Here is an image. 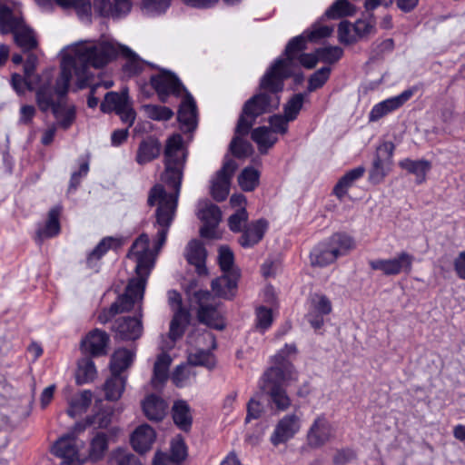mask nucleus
<instances>
[{
    "mask_svg": "<svg viewBox=\"0 0 465 465\" xmlns=\"http://www.w3.org/2000/svg\"><path fill=\"white\" fill-rule=\"evenodd\" d=\"M187 154V148L180 134H174L166 140L163 151L164 171L161 180L173 192L167 193L163 184H155L149 192L148 205L156 207L153 226L157 232L153 242V248L150 249V239L146 233H142L134 242L127 257L135 262L136 277L130 279L125 292L99 314L101 323L108 322L118 313L129 312L143 300L155 257L166 242L176 214Z\"/></svg>",
    "mask_w": 465,
    "mask_h": 465,
    "instance_id": "1",
    "label": "nucleus"
},
{
    "mask_svg": "<svg viewBox=\"0 0 465 465\" xmlns=\"http://www.w3.org/2000/svg\"><path fill=\"white\" fill-rule=\"evenodd\" d=\"M119 54L126 59L123 69L128 75L140 74L145 65L158 68L153 64L143 60L126 45L108 40H81L64 47L61 51L62 78L58 82L59 92H66L73 71L76 74L77 88L87 87L92 76L89 68H103Z\"/></svg>",
    "mask_w": 465,
    "mask_h": 465,
    "instance_id": "2",
    "label": "nucleus"
},
{
    "mask_svg": "<svg viewBox=\"0 0 465 465\" xmlns=\"http://www.w3.org/2000/svg\"><path fill=\"white\" fill-rule=\"evenodd\" d=\"M299 42L300 38H292L289 41L284 51L286 57H279L274 61L261 79V92L245 102L236 125L238 134H248L258 116L279 106L278 94L283 90L284 80L292 75L290 66L293 57L292 49Z\"/></svg>",
    "mask_w": 465,
    "mask_h": 465,
    "instance_id": "3",
    "label": "nucleus"
},
{
    "mask_svg": "<svg viewBox=\"0 0 465 465\" xmlns=\"http://www.w3.org/2000/svg\"><path fill=\"white\" fill-rule=\"evenodd\" d=\"M296 352L294 344H285L273 357V366L268 369L259 381V387L262 392L269 395L276 409L286 411L291 406V399L284 389L286 381L294 380L293 365L287 357Z\"/></svg>",
    "mask_w": 465,
    "mask_h": 465,
    "instance_id": "4",
    "label": "nucleus"
},
{
    "mask_svg": "<svg viewBox=\"0 0 465 465\" xmlns=\"http://www.w3.org/2000/svg\"><path fill=\"white\" fill-rule=\"evenodd\" d=\"M354 248L353 239L345 233H334L327 241L320 242L311 252V263L324 267L346 255Z\"/></svg>",
    "mask_w": 465,
    "mask_h": 465,
    "instance_id": "5",
    "label": "nucleus"
},
{
    "mask_svg": "<svg viewBox=\"0 0 465 465\" xmlns=\"http://www.w3.org/2000/svg\"><path fill=\"white\" fill-rule=\"evenodd\" d=\"M0 32L3 35L12 33L15 45L23 52L35 50L38 46L35 32L25 25L23 18L15 14L8 6L0 15Z\"/></svg>",
    "mask_w": 465,
    "mask_h": 465,
    "instance_id": "6",
    "label": "nucleus"
},
{
    "mask_svg": "<svg viewBox=\"0 0 465 465\" xmlns=\"http://www.w3.org/2000/svg\"><path fill=\"white\" fill-rule=\"evenodd\" d=\"M188 343L193 345L195 343L196 346L202 344L206 345L205 348L196 349L195 351H190L188 354V363L193 366H204L208 369H212L215 365V360L211 350L216 348V341L213 334L208 331L202 332L191 333L188 336Z\"/></svg>",
    "mask_w": 465,
    "mask_h": 465,
    "instance_id": "7",
    "label": "nucleus"
},
{
    "mask_svg": "<svg viewBox=\"0 0 465 465\" xmlns=\"http://www.w3.org/2000/svg\"><path fill=\"white\" fill-rule=\"evenodd\" d=\"M195 298L199 303V321L211 328L223 330L225 322L220 310V302L208 291L196 292Z\"/></svg>",
    "mask_w": 465,
    "mask_h": 465,
    "instance_id": "8",
    "label": "nucleus"
},
{
    "mask_svg": "<svg viewBox=\"0 0 465 465\" xmlns=\"http://www.w3.org/2000/svg\"><path fill=\"white\" fill-rule=\"evenodd\" d=\"M150 83L162 103H166L170 95L179 96L186 91L179 78L165 69H160L158 74L152 75Z\"/></svg>",
    "mask_w": 465,
    "mask_h": 465,
    "instance_id": "9",
    "label": "nucleus"
},
{
    "mask_svg": "<svg viewBox=\"0 0 465 465\" xmlns=\"http://www.w3.org/2000/svg\"><path fill=\"white\" fill-rule=\"evenodd\" d=\"M413 261V255L401 252L391 259L371 260L369 265L372 270L381 271L386 276H393L401 272L410 273Z\"/></svg>",
    "mask_w": 465,
    "mask_h": 465,
    "instance_id": "10",
    "label": "nucleus"
},
{
    "mask_svg": "<svg viewBox=\"0 0 465 465\" xmlns=\"http://www.w3.org/2000/svg\"><path fill=\"white\" fill-rule=\"evenodd\" d=\"M74 75L76 77L74 71H73L72 73V76ZM42 76L46 78L47 83L42 84L37 90L36 102L41 111L47 112L50 109L53 111V108L56 106L58 102H62L64 97L66 95L68 89H66V92L64 94H62L58 90V82L62 78V72L60 73V76L57 78L55 82V86L54 89L51 86V72L46 71L43 74ZM69 84L70 83H68L67 88H69Z\"/></svg>",
    "mask_w": 465,
    "mask_h": 465,
    "instance_id": "11",
    "label": "nucleus"
},
{
    "mask_svg": "<svg viewBox=\"0 0 465 465\" xmlns=\"http://www.w3.org/2000/svg\"><path fill=\"white\" fill-rule=\"evenodd\" d=\"M237 168L233 160L226 161L212 180L211 194L217 202L224 201L230 190L231 178Z\"/></svg>",
    "mask_w": 465,
    "mask_h": 465,
    "instance_id": "12",
    "label": "nucleus"
},
{
    "mask_svg": "<svg viewBox=\"0 0 465 465\" xmlns=\"http://www.w3.org/2000/svg\"><path fill=\"white\" fill-rule=\"evenodd\" d=\"M141 310L139 306L138 317H121L114 322L112 329L115 332L116 339L135 341L141 337L143 333Z\"/></svg>",
    "mask_w": 465,
    "mask_h": 465,
    "instance_id": "13",
    "label": "nucleus"
},
{
    "mask_svg": "<svg viewBox=\"0 0 465 465\" xmlns=\"http://www.w3.org/2000/svg\"><path fill=\"white\" fill-rule=\"evenodd\" d=\"M415 88L404 90L400 94L385 99L376 104L369 114V121L376 122L386 114L399 109L409 101L415 93Z\"/></svg>",
    "mask_w": 465,
    "mask_h": 465,
    "instance_id": "14",
    "label": "nucleus"
},
{
    "mask_svg": "<svg viewBox=\"0 0 465 465\" xmlns=\"http://www.w3.org/2000/svg\"><path fill=\"white\" fill-rule=\"evenodd\" d=\"M301 419L296 414H288L282 417L275 426L270 440L273 446L285 443L300 430Z\"/></svg>",
    "mask_w": 465,
    "mask_h": 465,
    "instance_id": "15",
    "label": "nucleus"
},
{
    "mask_svg": "<svg viewBox=\"0 0 465 465\" xmlns=\"http://www.w3.org/2000/svg\"><path fill=\"white\" fill-rule=\"evenodd\" d=\"M331 310L330 299L324 294L316 293L311 297L307 321L314 330H319L324 323L323 317L330 314Z\"/></svg>",
    "mask_w": 465,
    "mask_h": 465,
    "instance_id": "16",
    "label": "nucleus"
},
{
    "mask_svg": "<svg viewBox=\"0 0 465 465\" xmlns=\"http://www.w3.org/2000/svg\"><path fill=\"white\" fill-rule=\"evenodd\" d=\"M198 217L204 224L200 232L203 237L213 238L214 229L222 219L220 208L209 201H201L198 208Z\"/></svg>",
    "mask_w": 465,
    "mask_h": 465,
    "instance_id": "17",
    "label": "nucleus"
},
{
    "mask_svg": "<svg viewBox=\"0 0 465 465\" xmlns=\"http://www.w3.org/2000/svg\"><path fill=\"white\" fill-rule=\"evenodd\" d=\"M109 341L110 337L104 331L94 329L82 340L81 350L86 355L103 356L107 353Z\"/></svg>",
    "mask_w": 465,
    "mask_h": 465,
    "instance_id": "18",
    "label": "nucleus"
},
{
    "mask_svg": "<svg viewBox=\"0 0 465 465\" xmlns=\"http://www.w3.org/2000/svg\"><path fill=\"white\" fill-rule=\"evenodd\" d=\"M78 445L74 433L59 438L52 446L54 455L63 460V464L74 463L79 460Z\"/></svg>",
    "mask_w": 465,
    "mask_h": 465,
    "instance_id": "19",
    "label": "nucleus"
},
{
    "mask_svg": "<svg viewBox=\"0 0 465 465\" xmlns=\"http://www.w3.org/2000/svg\"><path fill=\"white\" fill-rule=\"evenodd\" d=\"M177 119L183 132H193L196 129L197 106L193 97L188 92L180 104Z\"/></svg>",
    "mask_w": 465,
    "mask_h": 465,
    "instance_id": "20",
    "label": "nucleus"
},
{
    "mask_svg": "<svg viewBox=\"0 0 465 465\" xmlns=\"http://www.w3.org/2000/svg\"><path fill=\"white\" fill-rule=\"evenodd\" d=\"M332 430L330 421L324 416L318 417L312 424L307 434L309 445L313 448L322 446L331 438Z\"/></svg>",
    "mask_w": 465,
    "mask_h": 465,
    "instance_id": "21",
    "label": "nucleus"
},
{
    "mask_svg": "<svg viewBox=\"0 0 465 465\" xmlns=\"http://www.w3.org/2000/svg\"><path fill=\"white\" fill-rule=\"evenodd\" d=\"M384 151L387 153V158H381L380 154L377 153L373 159L372 166L369 172V180L371 183H381L387 176L391 170V157L393 153L394 146L391 144H384ZM382 148H379V151Z\"/></svg>",
    "mask_w": 465,
    "mask_h": 465,
    "instance_id": "22",
    "label": "nucleus"
},
{
    "mask_svg": "<svg viewBox=\"0 0 465 465\" xmlns=\"http://www.w3.org/2000/svg\"><path fill=\"white\" fill-rule=\"evenodd\" d=\"M239 278V272L223 273L212 282V290L218 297L232 299L236 293Z\"/></svg>",
    "mask_w": 465,
    "mask_h": 465,
    "instance_id": "23",
    "label": "nucleus"
},
{
    "mask_svg": "<svg viewBox=\"0 0 465 465\" xmlns=\"http://www.w3.org/2000/svg\"><path fill=\"white\" fill-rule=\"evenodd\" d=\"M294 38H300L301 42L296 44L295 46H293L292 49V54L293 57L292 59V62L290 64V66L292 68V74L295 70L296 62H299L303 67L306 69H312L314 68L318 62L320 61L319 54H317V50L315 53H302L304 49H306V38L303 35H298Z\"/></svg>",
    "mask_w": 465,
    "mask_h": 465,
    "instance_id": "24",
    "label": "nucleus"
},
{
    "mask_svg": "<svg viewBox=\"0 0 465 465\" xmlns=\"http://www.w3.org/2000/svg\"><path fill=\"white\" fill-rule=\"evenodd\" d=\"M162 151L161 143L153 137L143 139L137 148L135 162L139 165H144L156 159Z\"/></svg>",
    "mask_w": 465,
    "mask_h": 465,
    "instance_id": "25",
    "label": "nucleus"
},
{
    "mask_svg": "<svg viewBox=\"0 0 465 465\" xmlns=\"http://www.w3.org/2000/svg\"><path fill=\"white\" fill-rule=\"evenodd\" d=\"M61 213V207L54 206L48 213V218L45 224L39 227L35 232V241L41 244L44 240L54 237L60 232L59 216Z\"/></svg>",
    "mask_w": 465,
    "mask_h": 465,
    "instance_id": "26",
    "label": "nucleus"
},
{
    "mask_svg": "<svg viewBox=\"0 0 465 465\" xmlns=\"http://www.w3.org/2000/svg\"><path fill=\"white\" fill-rule=\"evenodd\" d=\"M267 229L268 223L264 219H259L256 222L250 223L239 239L240 244L243 248L254 246L262 239Z\"/></svg>",
    "mask_w": 465,
    "mask_h": 465,
    "instance_id": "27",
    "label": "nucleus"
},
{
    "mask_svg": "<svg viewBox=\"0 0 465 465\" xmlns=\"http://www.w3.org/2000/svg\"><path fill=\"white\" fill-rule=\"evenodd\" d=\"M172 416L174 424L183 431H189L193 424L192 409L184 400H177L172 407Z\"/></svg>",
    "mask_w": 465,
    "mask_h": 465,
    "instance_id": "28",
    "label": "nucleus"
},
{
    "mask_svg": "<svg viewBox=\"0 0 465 465\" xmlns=\"http://www.w3.org/2000/svg\"><path fill=\"white\" fill-rule=\"evenodd\" d=\"M155 432L149 425L139 426L132 434L131 443L133 448L140 453L149 450L154 442Z\"/></svg>",
    "mask_w": 465,
    "mask_h": 465,
    "instance_id": "29",
    "label": "nucleus"
},
{
    "mask_svg": "<svg viewBox=\"0 0 465 465\" xmlns=\"http://www.w3.org/2000/svg\"><path fill=\"white\" fill-rule=\"evenodd\" d=\"M399 166L415 176L418 184L422 183L426 180L427 173L431 169V163L425 159L412 160L405 158L399 162Z\"/></svg>",
    "mask_w": 465,
    "mask_h": 465,
    "instance_id": "30",
    "label": "nucleus"
},
{
    "mask_svg": "<svg viewBox=\"0 0 465 465\" xmlns=\"http://www.w3.org/2000/svg\"><path fill=\"white\" fill-rule=\"evenodd\" d=\"M144 415L151 420H161L166 414L167 404L161 397L151 394L142 403Z\"/></svg>",
    "mask_w": 465,
    "mask_h": 465,
    "instance_id": "31",
    "label": "nucleus"
},
{
    "mask_svg": "<svg viewBox=\"0 0 465 465\" xmlns=\"http://www.w3.org/2000/svg\"><path fill=\"white\" fill-rule=\"evenodd\" d=\"M185 256L188 262L195 266L199 274L204 273L206 272V251L199 241L193 240L188 243Z\"/></svg>",
    "mask_w": 465,
    "mask_h": 465,
    "instance_id": "32",
    "label": "nucleus"
},
{
    "mask_svg": "<svg viewBox=\"0 0 465 465\" xmlns=\"http://www.w3.org/2000/svg\"><path fill=\"white\" fill-rule=\"evenodd\" d=\"M135 357V352L133 350L126 348H119L114 351L110 361V370L112 373L122 374L128 369Z\"/></svg>",
    "mask_w": 465,
    "mask_h": 465,
    "instance_id": "33",
    "label": "nucleus"
},
{
    "mask_svg": "<svg viewBox=\"0 0 465 465\" xmlns=\"http://www.w3.org/2000/svg\"><path fill=\"white\" fill-rule=\"evenodd\" d=\"M123 241L116 237H104L89 253L86 262L89 267H93L94 262L100 260L110 249H117L121 247Z\"/></svg>",
    "mask_w": 465,
    "mask_h": 465,
    "instance_id": "34",
    "label": "nucleus"
},
{
    "mask_svg": "<svg viewBox=\"0 0 465 465\" xmlns=\"http://www.w3.org/2000/svg\"><path fill=\"white\" fill-rule=\"evenodd\" d=\"M126 376L119 373H112L104 385L105 398L108 401H117L124 391Z\"/></svg>",
    "mask_w": 465,
    "mask_h": 465,
    "instance_id": "35",
    "label": "nucleus"
},
{
    "mask_svg": "<svg viewBox=\"0 0 465 465\" xmlns=\"http://www.w3.org/2000/svg\"><path fill=\"white\" fill-rule=\"evenodd\" d=\"M52 112L56 119L57 125L64 130L70 128L75 121L76 109L74 105H67L63 102H58Z\"/></svg>",
    "mask_w": 465,
    "mask_h": 465,
    "instance_id": "36",
    "label": "nucleus"
},
{
    "mask_svg": "<svg viewBox=\"0 0 465 465\" xmlns=\"http://www.w3.org/2000/svg\"><path fill=\"white\" fill-rule=\"evenodd\" d=\"M129 99L126 91L121 94L116 92H109L105 94L104 101L101 103L100 108L104 113L118 112L128 105Z\"/></svg>",
    "mask_w": 465,
    "mask_h": 465,
    "instance_id": "37",
    "label": "nucleus"
},
{
    "mask_svg": "<svg viewBox=\"0 0 465 465\" xmlns=\"http://www.w3.org/2000/svg\"><path fill=\"white\" fill-rule=\"evenodd\" d=\"M365 173V169L362 166H358L354 169L347 172L336 183L333 188V193L339 198L341 199L347 193L348 189L352 185V183L363 176Z\"/></svg>",
    "mask_w": 465,
    "mask_h": 465,
    "instance_id": "38",
    "label": "nucleus"
},
{
    "mask_svg": "<svg viewBox=\"0 0 465 465\" xmlns=\"http://www.w3.org/2000/svg\"><path fill=\"white\" fill-rule=\"evenodd\" d=\"M252 139L257 143L261 153H266L268 149L277 142V137L266 126L257 127L252 132Z\"/></svg>",
    "mask_w": 465,
    "mask_h": 465,
    "instance_id": "39",
    "label": "nucleus"
},
{
    "mask_svg": "<svg viewBox=\"0 0 465 465\" xmlns=\"http://www.w3.org/2000/svg\"><path fill=\"white\" fill-rule=\"evenodd\" d=\"M189 322V313L184 309L174 312L170 323L169 338L173 343L179 340L184 332L186 324Z\"/></svg>",
    "mask_w": 465,
    "mask_h": 465,
    "instance_id": "40",
    "label": "nucleus"
},
{
    "mask_svg": "<svg viewBox=\"0 0 465 465\" xmlns=\"http://www.w3.org/2000/svg\"><path fill=\"white\" fill-rule=\"evenodd\" d=\"M97 371L92 359L85 357L78 361L76 381L78 384L88 383L94 380Z\"/></svg>",
    "mask_w": 465,
    "mask_h": 465,
    "instance_id": "41",
    "label": "nucleus"
},
{
    "mask_svg": "<svg viewBox=\"0 0 465 465\" xmlns=\"http://www.w3.org/2000/svg\"><path fill=\"white\" fill-rule=\"evenodd\" d=\"M356 8L347 0H336L325 12V16L331 19H338L343 16L353 15Z\"/></svg>",
    "mask_w": 465,
    "mask_h": 465,
    "instance_id": "42",
    "label": "nucleus"
},
{
    "mask_svg": "<svg viewBox=\"0 0 465 465\" xmlns=\"http://www.w3.org/2000/svg\"><path fill=\"white\" fill-rule=\"evenodd\" d=\"M93 394L90 391H84L77 397L70 401V406L67 413L70 417H75L78 414L84 412L92 402Z\"/></svg>",
    "mask_w": 465,
    "mask_h": 465,
    "instance_id": "43",
    "label": "nucleus"
},
{
    "mask_svg": "<svg viewBox=\"0 0 465 465\" xmlns=\"http://www.w3.org/2000/svg\"><path fill=\"white\" fill-rule=\"evenodd\" d=\"M108 449V438L105 433L98 432L91 440L89 457L92 460H101Z\"/></svg>",
    "mask_w": 465,
    "mask_h": 465,
    "instance_id": "44",
    "label": "nucleus"
},
{
    "mask_svg": "<svg viewBox=\"0 0 465 465\" xmlns=\"http://www.w3.org/2000/svg\"><path fill=\"white\" fill-rule=\"evenodd\" d=\"M260 173L253 167L244 168L238 177L241 188L245 192L253 191L259 184Z\"/></svg>",
    "mask_w": 465,
    "mask_h": 465,
    "instance_id": "45",
    "label": "nucleus"
},
{
    "mask_svg": "<svg viewBox=\"0 0 465 465\" xmlns=\"http://www.w3.org/2000/svg\"><path fill=\"white\" fill-rule=\"evenodd\" d=\"M331 68L330 66H323L308 78L307 94L324 86L331 76Z\"/></svg>",
    "mask_w": 465,
    "mask_h": 465,
    "instance_id": "46",
    "label": "nucleus"
},
{
    "mask_svg": "<svg viewBox=\"0 0 465 465\" xmlns=\"http://www.w3.org/2000/svg\"><path fill=\"white\" fill-rule=\"evenodd\" d=\"M307 93H299L293 94L284 105V115L287 121H293L297 118L302 108Z\"/></svg>",
    "mask_w": 465,
    "mask_h": 465,
    "instance_id": "47",
    "label": "nucleus"
},
{
    "mask_svg": "<svg viewBox=\"0 0 465 465\" xmlns=\"http://www.w3.org/2000/svg\"><path fill=\"white\" fill-rule=\"evenodd\" d=\"M143 110L145 115L153 121H168L173 115L169 107L158 104H144Z\"/></svg>",
    "mask_w": 465,
    "mask_h": 465,
    "instance_id": "48",
    "label": "nucleus"
},
{
    "mask_svg": "<svg viewBox=\"0 0 465 465\" xmlns=\"http://www.w3.org/2000/svg\"><path fill=\"white\" fill-rule=\"evenodd\" d=\"M171 5V0H143L142 10L149 16L164 14Z\"/></svg>",
    "mask_w": 465,
    "mask_h": 465,
    "instance_id": "49",
    "label": "nucleus"
},
{
    "mask_svg": "<svg viewBox=\"0 0 465 465\" xmlns=\"http://www.w3.org/2000/svg\"><path fill=\"white\" fill-rule=\"evenodd\" d=\"M171 364V358L165 353L157 357L153 367V381L163 383L167 380L168 369Z\"/></svg>",
    "mask_w": 465,
    "mask_h": 465,
    "instance_id": "50",
    "label": "nucleus"
},
{
    "mask_svg": "<svg viewBox=\"0 0 465 465\" xmlns=\"http://www.w3.org/2000/svg\"><path fill=\"white\" fill-rule=\"evenodd\" d=\"M218 262L223 273H229V272H239L234 267V257L232 252L227 246H222L219 249Z\"/></svg>",
    "mask_w": 465,
    "mask_h": 465,
    "instance_id": "51",
    "label": "nucleus"
},
{
    "mask_svg": "<svg viewBox=\"0 0 465 465\" xmlns=\"http://www.w3.org/2000/svg\"><path fill=\"white\" fill-rule=\"evenodd\" d=\"M321 62L335 64L343 55V50L339 46H327L317 49Z\"/></svg>",
    "mask_w": 465,
    "mask_h": 465,
    "instance_id": "52",
    "label": "nucleus"
},
{
    "mask_svg": "<svg viewBox=\"0 0 465 465\" xmlns=\"http://www.w3.org/2000/svg\"><path fill=\"white\" fill-rule=\"evenodd\" d=\"M256 327L259 329L262 332H264L267 331L272 322V312L271 309L266 308L265 306H260L256 309Z\"/></svg>",
    "mask_w": 465,
    "mask_h": 465,
    "instance_id": "53",
    "label": "nucleus"
},
{
    "mask_svg": "<svg viewBox=\"0 0 465 465\" xmlns=\"http://www.w3.org/2000/svg\"><path fill=\"white\" fill-rule=\"evenodd\" d=\"M232 139L230 144L231 151L233 155L238 158L247 156L252 152V144L241 138L242 134H238Z\"/></svg>",
    "mask_w": 465,
    "mask_h": 465,
    "instance_id": "54",
    "label": "nucleus"
},
{
    "mask_svg": "<svg viewBox=\"0 0 465 465\" xmlns=\"http://www.w3.org/2000/svg\"><path fill=\"white\" fill-rule=\"evenodd\" d=\"M338 38L342 44L349 45L356 42L355 32H353V25L348 21H341L338 27Z\"/></svg>",
    "mask_w": 465,
    "mask_h": 465,
    "instance_id": "55",
    "label": "nucleus"
},
{
    "mask_svg": "<svg viewBox=\"0 0 465 465\" xmlns=\"http://www.w3.org/2000/svg\"><path fill=\"white\" fill-rule=\"evenodd\" d=\"M186 457V447L182 439L173 440L171 443V454L169 458L175 464H179Z\"/></svg>",
    "mask_w": 465,
    "mask_h": 465,
    "instance_id": "56",
    "label": "nucleus"
},
{
    "mask_svg": "<svg viewBox=\"0 0 465 465\" xmlns=\"http://www.w3.org/2000/svg\"><path fill=\"white\" fill-rule=\"evenodd\" d=\"M191 370L188 365L181 364L173 372L172 381L177 387H183L191 376Z\"/></svg>",
    "mask_w": 465,
    "mask_h": 465,
    "instance_id": "57",
    "label": "nucleus"
},
{
    "mask_svg": "<svg viewBox=\"0 0 465 465\" xmlns=\"http://www.w3.org/2000/svg\"><path fill=\"white\" fill-rule=\"evenodd\" d=\"M10 83L13 89L18 95H23L25 94V88L28 90H33V86L29 81V78H24L21 74L16 73L12 74Z\"/></svg>",
    "mask_w": 465,
    "mask_h": 465,
    "instance_id": "58",
    "label": "nucleus"
},
{
    "mask_svg": "<svg viewBox=\"0 0 465 465\" xmlns=\"http://www.w3.org/2000/svg\"><path fill=\"white\" fill-rule=\"evenodd\" d=\"M89 172L88 161H83L80 163L79 170L72 173L69 184V192L75 191L81 183V180L87 175Z\"/></svg>",
    "mask_w": 465,
    "mask_h": 465,
    "instance_id": "59",
    "label": "nucleus"
},
{
    "mask_svg": "<svg viewBox=\"0 0 465 465\" xmlns=\"http://www.w3.org/2000/svg\"><path fill=\"white\" fill-rule=\"evenodd\" d=\"M248 219V213L244 207L240 208L235 213L229 217L228 224L232 232H241L242 223Z\"/></svg>",
    "mask_w": 465,
    "mask_h": 465,
    "instance_id": "60",
    "label": "nucleus"
},
{
    "mask_svg": "<svg viewBox=\"0 0 465 465\" xmlns=\"http://www.w3.org/2000/svg\"><path fill=\"white\" fill-rule=\"evenodd\" d=\"M71 8L75 10L80 19L88 20L91 15L92 3L91 0H74Z\"/></svg>",
    "mask_w": 465,
    "mask_h": 465,
    "instance_id": "61",
    "label": "nucleus"
},
{
    "mask_svg": "<svg viewBox=\"0 0 465 465\" xmlns=\"http://www.w3.org/2000/svg\"><path fill=\"white\" fill-rule=\"evenodd\" d=\"M93 7L100 16L113 18V3L110 0H94Z\"/></svg>",
    "mask_w": 465,
    "mask_h": 465,
    "instance_id": "62",
    "label": "nucleus"
},
{
    "mask_svg": "<svg viewBox=\"0 0 465 465\" xmlns=\"http://www.w3.org/2000/svg\"><path fill=\"white\" fill-rule=\"evenodd\" d=\"M288 122L285 115L274 114L269 118V123L272 127V132L285 134L288 130Z\"/></svg>",
    "mask_w": 465,
    "mask_h": 465,
    "instance_id": "63",
    "label": "nucleus"
},
{
    "mask_svg": "<svg viewBox=\"0 0 465 465\" xmlns=\"http://www.w3.org/2000/svg\"><path fill=\"white\" fill-rule=\"evenodd\" d=\"M333 32V27L328 25H321L315 26L313 29L308 33L305 36L306 41L310 40L312 42L318 41L320 39L328 37Z\"/></svg>",
    "mask_w": 465,
    "mask_h": 465,
    "instance_id": "64",
    "label": "nucleus"
}]
</instances>
